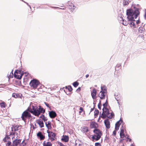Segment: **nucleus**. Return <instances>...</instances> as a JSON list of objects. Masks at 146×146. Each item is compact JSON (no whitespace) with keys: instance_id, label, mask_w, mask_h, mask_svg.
Returning a JSON list of instances; mask_svg holds the SVG:
<instances>
[{"instance_id":"obj_25","label":"nucleus","mask_w":146,"mask_h":146,"mask_svg":"<svg viewBox=\"0 0 146 146\" xmlns=\"http://www.w3.org/2000/svg\"><path fill=\"white\" fill-rule=\"evenodd\" d=\"M82 130L84 132H87L88 130V127H83L82 129Z\"/></svg>"},{"instance_id":"obj_2","label":"nucleus","mask_w":146,"mask_h":146,"mask_svg":"<svg viewBox=\"0 0 146 146\" xmlns=\"http://www.w3.org/2000/svg\"><path fill=\"white\" fill-rule=\"evenodd\" d=\"M43 109L40 107L39 110H38L37 107L34 106L33 105H31L28 108L27 110L24 111L22 114L21 118L23 120L25 121L27 118H29L31 117L30 113L28 111L32 113L36 116L39 115L41 112H42Z\"/></svg>"},{"instance_id":"obj_32","label":"nucleus","mask_w":146,"mask_h":146,"mask_svg":"<svg viewBox=\"0 0 146 146\" xmlns=\"http://www.w3.org/2000/svg\"><path fill=\"white\" fill-rule=\"evenodd\" d=\"M80 111H79V113L80 114H81V113L83 111V110L82 107H80Z\"/></svg>"},{"instance_id":"obj_42","label":"nucleus","mask_w":146,"mask_h":146,"mask_svg":"<svg viewBox=\"0 0 146 146\" xmlns=\"http://www.w3.org/2000/svg\"><path fill=\"white\" fill-rule=\"evenodd\" d=\"M89 76V75L88 74H87L86 75V78H87Z\"/></svg>"},{"instance_id":"obj_40","label":"nucleus","mask_w":146,"mask_h":146,"mask_svg":"<svg viewBox=\"0 0 146 146\" xmlns=\"http://www.w3.org/2000/svg\"><path fill=\"white\" fill-rule=\"evenodd\" d=\"M23 74H24L25 76H27L28 74V73L27 72L25 73H23Z\"/></svg>"},{"instance_id":"obj_44","label":"nucleus","mask_w":146,"mask_h":146,"mask_svg":"<svg viewBox=\"0 0 146 146\" xmlns=\"http://www.w3.org/2000/svg\"><path fill=\"white\" fill-rule=\"evenodd\" d=\"M16 95V94H13L12 95L13 96H14L15 98V95Z\"/></svg>"},{"instance_id":"obj_5","label":"nucleus","mask_w":146,"mask_h":146,"mask_svg":"<svg viewBox=\"0 0 146 146\" xmlns=\"http://www.w3.org/2000/svg\"><path fill=\"white\" fill-rule=\"evenodd\" d=\"M101 90L99 94V96L101 99H104L107 94L106 87L105 86H102L101 87Z\"/></svg>"},{"instance_id":"obj_46","label":"nucleus","mask_w":146,"mask_h":146,"mask_svg":"<svg viewBox=\"0 0 146 146\" xmlns=\"http://www.w3.org/2000/svg\"><path fill=\"white\" fill-rule=\"evenodd\" d=\"M131 146H134L133 144H131Z\"/></svg>"},{"instance_id":"obj_38","label":"nucleus","mask_w":146,"mask_h":146,"mask_svg":"<svg viewBox=\"0 0 146 146\" xmlns=\"http://www.w3.org/2000/svg\"><path fill=\"white\" fill-rule=\"evenodd\" d=\"M45 105L48 107V108H49V105L47 103H46V102H45Z\"/></svg>"},{"instance_id":"obj_48","label":"nucleus","mask_w":146,"mask_h":146,"mask_svg":"<svg viewBox=\"0 0 146 146\" xmlns=\"http://www.w3.org/2000/svg\"><path fill=\"white\" fill-rule=\"evenodd\" d=\"M98 107H99V108H100V107H99V106H98Z\"/></svg>"},{"instance_id":"obj_33","label":"nucleus","mask_w":146,"mask_h":146,"mask_svg":"<svg viewBox=\"0 0 146 146\" xmlns=\"http://www.w3.org/2000/svg\"><path fill=\"white\" fill-rule=\"evenodd\" d=\"M11 143L9 141H8L6 145V146H10L11 145Z\"/></svg>"},{"instance_id":"obj_41","label":"nucleus","mask_w":146,"mask_h":146,"mask_svg":"<svg viewBox=\"0 0 146 146\" xmlns=\"http://www.w3.org/2000/svg\"><path fill=\"white\" fill-rule=\"evenodd\" d=\"M145 18L146 19V9H145V14L144 16Z\"/></svg>"},{"instance_id":"obj_12","label":"nucleus","mask_w":146,"mask_h":146,"mask_svg":"<svg viewBox=\"0 0 146 146\" xmlns=\"http://www.w3.org/2000/svg\"><path fill=\"white\" fill-rule=\"evenodd\" d=\"M96 91L95 89L93 90L91 92V95L92 98L93 99L96 98Z\"/></svg>"},{"instance_id":"obj_49","label":"nucleus","mask_w":146,"mask_h":146,"mask_svg":"<svg viewBox=\"0 0 146 146\" xmlns=\"http://www.w3.org/2000/svg\"><path fill=\"white\" fill-rule=\"evenodd\" d=\"M83 113H84V112H83Z\"/></svg>"},{"instance_id":"obj_20","label":"nucleus","mask_w":146,"mask_h":146,"mask_svg":"<svg viewBox=\"0 0 146 146\" xmlns=\"http://www.w3.org/2000/svg\"><path fill=\"white\" fill-rule=\"evenodd\" d=\"M43 146H52V143L49 142H44L43 143Z\"/></svg>"},{"instance_id":"obj_43","label":"nucleus","mask_w":146,"mask_h":146,"mask_svg":"<svg viewBox=\"0 0 146 146\" xmlns=\"http://www.w3.org/2000/svg\"><path fill=\"white\" fill-rule=\"evenodd\" d=\"M22 143L23 144L24 143V144L23 145V146H24V145H25V143H24V141H23L22 142Z\"/></svg>"},{"instance_id":"obj_29","label":"nucleus","mask_w":146,"mask_h":146,"mask_svg":"<svg viewBox=\"0 0 146 146\" xmlns=\"http://www.w3.org/2000/svg\"><path fill=\"white\" fill-rule=\"evenodd\" d=\"M9 137L7 136H6L3 139V140L4 142H6L7 141V140L8 139Z\"/></svg>"},{"instance_id":"obj_4","label":"nucleus","mask_w":146,"mask_h":146,"mask_svg":"<svg viewBox=\"0 0 146 146\" xmlns=\"http://www.w3.org/2000/svg\"><path fill=\"white\" fill-rule=\"evenodd\" d=\"M94 135L92 136L93 141H95L99 139L102 135V133L101 131L99 129H96L94 131Z\"/></svg>"},{"instance_id":"obj_9","label":"nucleus","mask_w":146,"mask_h":146,"mask_svg":"<svg viewBox=\"0 0 146 146\" xmlns=\"http://www.w3.org/2000/svg\"><path fill=\"white\" fill-rule=\"evenodd\" d=\"M36 123L40 127L42 128L44 127V123L42 120L41 119H37L36 121Z\"/></svg>"},{"instance_id":"obj_21","label":"nucleus","mask_w":146,"mask_h":146,"mask_svg":"<svg viewBox=\"0 0 146 146\" xmlns=\"http://www.w3.org/2000/svg\"><path fill=\"white\" fill-rule=\"evenodd\" d=\"M145 29L142 27H140L138 29V31L140 33H143L145 31Z\"/></svg>"},{"instance_id":"obj_36","label":"nucleus","mask_w":146,"mask_h":146,"mask_svg":"<svg viewBox=\"0 0 146 146\" xmlns=\"http://www.w3.org/2000/svg\"><path fill=\"white\" fill-rule=\"evenodd\" d=\"M136 22L137 25L140 23V21L139 20H137L136 21Z\"/></svg>"},{"instance_id":"obj_27","label":"nucleus","mask_w":146,"mask_h":146,"mask_svg":"<svg viewBox=\"0 0 146 146\" xmlns=\"http://www.w3.org/2000/svg\"><path fill=\"white\" fill-rule=\"evenodd\" d=\"M73 84L75 87H76L78 85L79 83L78 82H74Z\"/></svg>"},{"instance_id":"obj_37","label":"nucleus","mask_w":146,"mask_h":146,"mask_svg":"<svg viewBox=\"0 0 146 146\" xmlns=\"http://www.w3.org/2000/svg\"><path fill=\"white\" fill-rule=\"evenodd\" d=\"M44 117H45V116L43 115H41L40 116V117L42 119H43Z\"/></svg>"},{"instance_id":"obj_35","label":"nucleus","mask_w":146,"mask_h":146,"mask_svg":"<svg viewBox=\"0 0 146 146\" xmlns=\"http://www.w3.org/2000/svg\"><path fill=\"white\" fill-rule=\"evenodd\" d=\"M42 119L43 120L45 121H46L47 120V119L45 117H44Z\"/></svg>"},{"instance_id":"obj_14","label":"nucleus","mask_w":146,"mask_h":146,"mask_svg":"<svg viewBox=\"0 0 146 146\" xmlns=\"http://www.w3.org/2000/svg\"><path fill=\"white\" fill-rule=\"evenodd\" d=\"M61 140L63 141L67 142L68 141L69 137L68 136L66 135H63L61 139Z\"/></svg>"},{"instance_id":"obj_6","label":"nucleus","mask_w":146,"mask_h":146,"mask_svg":"<svg viewBox=\"0 0 146 146\" xmlns=\"http://www.w3.org/2000/svg\"><path fill=\"white\" fill-rule=\"evenodd\" d=\"M23 74V72L21 70H17L15 72L14 74V76L17 79H21Z\"/></svg>"},{"instance_id":"obj_45","label":"nucleus","mask_w":146,"mask_h":146,"mask_svg":"<svg viewBox=\"0 0 146 146\" xmlns=\"http://www.w3.org/2000/svg\"><path fill=\"white\" fill-rule=\"evenodd\" d=\"M80 90V88H79L78 89H77V90Z\"/></svg>"},{"instance_id":"obj_24","label":"nucleus","mask_w":146,"mask_h":146,"mask_svg":"<svg viewBox=\"0 0 146 146\" xmlns=\"http://www.w3.org/2000/svg\"><path fill=\"white\" fill-rule=\"evenodd\" d=\"M0 105L1 108H5L6 106V104L4 102L0 103Z\"/></svg>"},{"instance_id":"obj_13","label":"nucleus","mask_w":146,"mask_h":146,"mask_svg":"<svg viewBox=\"0 0 146 146\" xmlns=\"http://www.w3.org/2000/svg\"><path fill=\"white\" fill-rule=\"evenodd\" d=\"M104 123L107 128L109 129L110 128V122L108 119H106L104 121Z\"/></svg>"},{"instance_id":"obj_30","label":"nucleus","mask_w":146,"mask_h":146,"mask_svg":"<svg viewBox=\"0 0 146 146\" xmlns=\"http://www.w3.org/2000/svg\"><path fill=\"white\" fill-rule=\"evenodd\" d=\"M123 3L124 5H128L129 3L128 0H124Z\"/></svg>"},{"instance_id":"obj_16","label":"nucleus","mask_w":146,"mask_h":146,"mask_svg":"<svg viewBox=\"0 0 146 146\" xmlns=\"http://www.w3.org/2000/svg\"><path fill=\"white\" fill-rule=\"evenodd\" d=\"M46 127L48 129H50L52 128L51 122L50 121L45 122Z\"/></svg>"},{"instance_id":"obj_10","label":"nucleus","mask_w":146,"mask_h":146,"mask_svg":"<svg viewBox=\"0 0 146 146\" xmlns=\"http://www.w3.org/2000/svg\"><path fill=\"white\" fill-rule=\"evenodd\" d=\"M122 122V120L120 119L115 124V129L116 130H118L119 128V125Z\"/></svg>"},{"instance_id":"obj_28","label":"nucleus","mask_w":146,"mask_h":146,"mask_svg":"<svg viewBox=\"0 0 146 146\" xmlns=\"http://www.w3.org/2000/svg\"><path fill=\"white\" fill-rule=\"evenodd\" d=\"M66 88L70 92L72 90V89L71 86H68L67 87H66Z\"/></svg>"},{"instance_id":"obj_26","label":"nucleus","mask_w":146,"mask_h":146,"mask_svg":"<svg viewBox=\"0 0 146 146\" xmlns=\"http://www.w3.org/2000/svg\"><path fill=\"white\" fill-rule=\"evenodd\" d=\"M94 113L95 117H97L99 113V111L98 110H95L94 111Z\"/></svg>"},{"instance_id":"obj_19","label":"nucleus","mask_w":146,"mask_h":146,"mask_svg":"<svg viewBox=\"0 0 146 146\" xmlns=\"http://www.w3.org/2000/svg\"><path fill=\"white\" fill-rule=\"evenodd\" d=\"M69 4V9L71 10H74L75 9L76 7L71 2L68 3Z\"/></svg>"},{"instance_id":"obj_11","label":"nucleus","mask_w":146,"mask_h":146,"mask_svg":"<svg viewBox=\"0 0 146 146\" xmlns=\"http://www.w3.org/2000/svg\"><path fill=\"white\" fill-rule=\"evenodd\" d=\"M49 115L51 118H54L56 116V114L55 111H51L49 112Z\"/></svg>"},{"instance_id":"obj_7","label":"nucleus","mask_w":146,"mask_h":146,"mask_svg":"<svg viewBox=\"0 0 146 146\" xmlns=\"http://www.w3.org/2000/svg\"><path fill=\"white\" fill-rule=\"evenodd\" d=\"M39 84V81L36 80H32L31 82L30 85L33 88H36Z\"/></svg>"},{"instance_id":"obj_31","label":"nucleus","mask_w":146,"mask_h":146,"mask_svg":"<svg viewBox=\"0 0 146 146\" xmlns=\"http://www.w3.org/2000/svg\"><path fill=\"white\" fill-rule=\"evenodd\" d=\"M21 126H16L15 127V129L16 130L17 129V130H19L21 129Z\"/></svg>"},{"instance_id":"obj_1","label":"nucleus","mask_w":146,"mask_h":146,"mask_svg":"<svg viewBox=\"0 0 146 146\" xmlns=\"http://www.w3.org/2000/svg\"><path fill=\"white\" fill-rule=\"evenodd\" d=\"M139 14V12L137 9H129L126 11L127 18L124 19L123 16L120 14L118 15V19L119 22L123 25L126 26L129 24L130 25V27L133 29L137 27L133 21H135Z\"/></svg>"},{"instance_id":"obj_50","label":"nucleus","mask_w":146,"mask_h":146,"mask_svg":"<svg viewBox=\"0 0 146 146\" xmlns=\"http://www.w3.org/2000/svg\"><path fill=\"white\" fill-rule=\"evenodd\" d=\"M35 126H36V124H35Z\"/></svg>"},{"instance_id":"obj_39","label":"nucleus","mask_w":146,"mask_h":146,"mask_svg":"<svg viewBox=\"0 0 146 146\" xmlns=\"http://www.w3.org/2000/svg\"><path fill=\"white\" fill-rule=\"evenodd\" d=\"M113 134L114 135H115L116 134V132L115 131H114L113 132Z\"/></svg>"},{"instance_id":"obj_8","label":"nucleus","mask_w":146,"mask_h":146,"mask_svg":"<svg viewBox=\"0 0 146 146\" xmlns=\"http://www.w3.org/2000/svg\"><path fill=\"white\" fill-rule=\"evenodd\" d=\"M47 132L48 133V136L49 139L52 141L55 139L56 138V135L55 133L52 132H50L48 130L47 131Z\"/></svg>"},{"instance_id":"obj_17","label":"nucleus","mask_w":146,"mask_h":146,"mask_svg":"<svg viewBox=\"0 0 146 146\" xmlns=\"http://www.w3.org/2000/svg\"><path fill=\"white\" fill-rule=\"evenodd\" d=\"M82 144V142L79 140H77L75 141V145L76 146H81Z\"/></svg>"},{"instance_id":"obj_18","label":"nucleus","mask_w":146,"mask_h":146,"mask_svg":"<svg viewBox=\"0 0 146 146\" xmlns=\"http://www.w3.org/2000/svg\"><path fill=\"white\" fill-rule=\"evenodd\" d=\"M37 135L38 137H39L40 139L41 140L44 139V136L40 132H39L37 133Z\"/></svg>"},{"instance_id":"obj_47","label":"nucleus","mask_w":146,"mask_h":146,"mask_svg":"<svg viewBox=\"0 0 146 146\" xmlns=\"http://www.w3.org/2000/svg\"><path fill=\"white\" fill-rule=\"evenodd\" d=\"M131 139H129V141H131Z\"/></svg>"},{"instance_id":"obj_15","label":"nucleus","mask_w":146,"mask_h":146,"mask_svg":"<svg viewBox=\"0 0 146 146\" xmlns=\"http://www.w3.org/2000/svg\"><path fill=\"white\" fill-rule=\"evenodd\" d=\"M90 126L91 128H95L98 126V125L96 123L92 121L91 122Z\"/></svg>"},{"instance_id":"obj_3","label":"nucleus","mask_w":146,"mask_h":146,"mask_svg":"<svg viewBox=\"0 0 146 146\" xmlns=\"http://www.w3.org/2000/svg\"><path fill=\"white\" fill-rule=\"evenodd\" d=\"M103 105L104 106L103 109V112L101 115V117L104 119L107 117L109 118H113L114 117V114L112 112H111L110 113H109L108 110L105 107V104H103Z\"/></svg>"},{"instance_id":"obj_23","label":"nucleus","mask_w":146,"mask_h":146,"mask_svg":"<svg viewBox=\"0 0 146 146\" xmlns=\"http://www.w3.org/2000/svg\"><path fill=\"white\" fill-rule=\"evenodd\" d=\"M120 136L121 138H123L125 137V135L124 133V131L123 129H121V130L120 133Z\"/></svg>"},{"instance_id":"obj_22","label":"nucleus","mask_w":146,"mask_h":146,"mask_svg":"<svg viewBox=\"0 0 146 146\" xmlns=\"http://www.w3.org/2000/svg\"><path fill=\"white\" fill-rule=\"evenodd\" d=\"M21 141L20 139H16L13 142V144L16 145H18L21 142Z\"/></svg>"},{"instance_id":"obj_34","label":"nucleus","mask_w":146,"mask_h":146,"mask_svg":"<svg viewBox=\"0 0 146 146\" xmlns=\"http://www.w3.org/2000/svg\"><path fill=\"white\" fill-rule=\"evenodd\" d=\"M95 146H101L100 144L99 143H96L95 144Z\"/></svg>"}]
</instances>
